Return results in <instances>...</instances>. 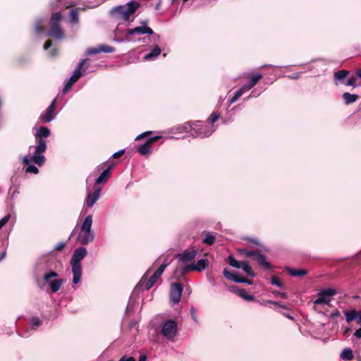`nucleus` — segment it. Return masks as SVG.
<instances>
[{"instance_id":"21","label":"nucleus","mask_w":361,"mask_h":361,"mask_svg":"<svg viewBox=\"0 0 361 361\" xmlns=\"http://www.w3.org/2000/svg\"><path fill=\"white\" fill-rule=\"evenodd\" d=\"M111 169V166L109 167L100 174V176L96 179V183L97 184L104 183L107 181Z\"/></svg>"},{"instance_id":"62","label":"nucleus","mask_w":361,"mask_h":361,"mask_svg":"<svg viewBox=\"0 0 361 361\" xmlns=\"http://www.w3.org/2000/svg\"><path fill=\"white\" fill-rule=\"evenodd\" d=\"M4 255H5V252L2 255V257L1 259H2L4 257Z\"/></svg>"},{"instance_id":"36","label":"nucleus","mask_w":361,"mask_h":361,"mask_svg":"<svg viewBox=\"0 0 361 361\" xmlns=\"http://www.w3.org/2000/svg\"><path fill=\"white\" fill-rule=\"evenodd\" d=\"M58 276L57 273L54 271H49L46 273L43 277V280L44 282L49 283L51 282L50 279L52 278H56Z\"/></svg>"},{"instance_id":"11","label":"nucleus","mask_w":361,"mask_h":361,"mask_svg":"<svg viewBox=\"0 0 361 361\" xmlns=\"http://www.w3.org/2000/svg\"><path fill=\"white\" fill-rule=\"evenodd\" d=\"M56 101V99H54L49 106L46 109V111L43 114L40 115L39 120L41 121L44 123H49L54 118L55 114L54 113V110L55 108Z\"/></svg>"},{"instance_id":"48","label":"nucleus","mask_w":361,"mask_h":361,"mask_svg":"<svg viewBox=\"0 0 361 361\" xmlns=\"http://www.w3.org/2000/svg\"><path fill=\"white\" fill-rule=\"evenodd\" d=\"M31 322L32 326H38L41 324V320L39 319V317H32L31 319Z\"/></svg>"},{"instance_id":"39","label":"nucleus","mask_w":361,"mask_h":361,"mask_svg":"<svg viewBox=\"0 0 361 361\" xmlns=\"http://www.w3.org/2000/svg\"><path fill=\"white\" fill-rule=\"evenodd\" d=\"M34 29H35V32L37 34L44 31V27L42 25V20L39 19L35 22Z\"/></svg>"},{"instance_id":"25","label":"nucleus","mask_w":361,"mask_h":361,"mask_svg":"<svg viewBox=\"0 0 361 361\" xmlns=\"http://www.w3.org/2000/svg\"><path fill=\"white\" fill-rule=\"evenodd\" d=\"M341 357L345 361L351 360L353 358V350L350 348H345L341 354Z\"/></svg>"},{"instance_id":"14","label":"nucleus","mask_w":361,"mask_h":361,"mask_svg":"<svg viewBox=\"0 0 361 361\" xmlns=\"http://www.w3.org/2000/svg\"><path fill=\"white\" fill-rule=\"evenodd\" d=\"M48 35L55 39H62L64 33L61 27L60 24H51L48 32Z\"/></svg>"},{"instance_id":"29","label":"nucleus","mask_w":361,"mask_h":361,"mask_svg":"<svg viewBox=\"0 0 361 361\" xmlns=\"http://www.w3.org/2000/svg\"><path fill=\"white\" fill-rule=\"evenodd\" d=\"M240 268H242L243 270L247 274V275L252 277L255 276V274L252 270L251 267L249 265V263L247 261L241 262Z\"/></svg>"},{"instance_id":"8","label":"nucleus","mask_w":361,"mask_h":361,"mask_svg":"<svg viewBox=\"0 0 361 361\" xmlns=\"http://www.w3.org/2000/svg\"><path fill=\"white\" fill-rule=\"evenodd\" d=\"M337 290L334 288H329L321 290L318 292V298L314 301V306L320 305H329L331 302L332 297L336 295Z\"/></svg>"},{"instance_id":"63","label":"nucleus","mask_w":361,"mask_h":361,"mask_svg":"<svg viewBox=\"0 0 361 361\" xmlns=\"http://www.w3.org/2000/svg\"><path fill=\"white\" fill-rule=\"evenodd\" d=\"M251 241H252V243H257V242H256V241H255V240H252Z\"/></svg>"},{"instance_id":"12","label":"nucleus","mask_w":361,"mask_h":361,"mask_svg":"<svg viewBox=\"0 0 361 361\" xmlns=\"http://www.w3.org/2000/svg\"><path fill=\"white\" fill-rule=\"evenodd\" d=\"M142 23L145 25V26L136 27L133 29H128L126 31V34L129 35H133L136 33L148 35L154 34V31L149 27L146 26L147 23L145 21H142Z\"/></svg>"},{"instance_id":"19","label":"nucleus","mask_w":361,"mask_h":361,"mask_svg":"<svg viewBox=\"0 0 361 361\" xmlns=\"http://www.w3.org/2000/svg\"><path fill=\"white\" fill-rule=\"evenodd\" d=\"M161 52V48L159 47V45H154L152 49V51L147 54L144 59L145 60H152L154 59V58L157 57Z\"/></svg>"},{"instance_id":"2","label":"nucleus","mask_w":361,"mask_h":361,"mask_svg":"<svg viewBox=\"0 0 361 361\" xmlns=\"http://www.w3.org/2000/svg\"><path fill=\"white\" fill-rule=\"evenodd\" d=\"M139 6V3L130 1L126 5L117 6L112 8L110 11V14L116 19L133 21V18L130 20V18L135 13Z\"/></svg>"},{"instance_id":"41","label":"nucleus","mask_w":361,"mask_h":361,"mask_svg":"<svg viewBox=\"0 0 361 361\" xmlns=\"http://www.w3.org/2000/svg\"><path fill=\"white\" fill-rule=\"evenodd\" d=\"M219 118V114H217V113H212L211 114V116H209V124L211 126H212L213 123H214Z\"/></svg>"},{"instance_id":"44","label":"nucleus","mask_w":361,"mask_h":361,"mask_svg":"<svg viewBox=\"0 0 361 361\" xmlns=\"http://www.w3.org/2000/svg\"><path fill=\"white\" fill-rule=\"evenodd\" d=\"M243 92H236L235 95L230 99L229 104H232L235 102L242 95Z\"/></svg>"},{"instance_id":"47","label":"nucleus","mask_w":361,"mask_h":361,"mask_svg":"<svg viewBox=\"0 0 361 361\" xmlns=\"http://www.w3.org/2000/svg\"><path fill=\"white\" fill-rule=\"evenodd\" d=\"M10 215L8 214L0 219V228H1L9 220Z\"/></svg>"},{"instance_id":"51","label":"nucleus","mask_w":361,"mask_h":361,"mask_svg":"<svg viewBox=\"0 0 361 361\" xmlns=\"http://www.w3.org/2000/svg\"><path fill=\"white\" fill-rule=\"evenodd\" d=\"M52 45V42L51 39H48L45 42L44 44V49L45 50L48 49L49 47H51V46Z\"/></svg>"},{"instance_id":"23","label":"nucleus","mask_w":361,"mask_h":361,"mask_svg":"<svg viewBox=\"0 0 361 361\" xmlns=\"http://www.w3.org/2000/svg\"><path fill=\"white\" fill-rule=\"evenodd\" d=\"M286 270L288 274L293 276H302L307 274V271L305 269H295L287 267Z\"/></svg>"},{"instance_id":"4","label":"nucleus","mask_w":361,"mask_h":361,"mask_svg":"<svg viewBox=\"0 0 361 361\" xmlns=\"http://www.w3.org/2000/svg\"><path fill=\"white\" fill-rule=\"evenodd\" d=\"M87 254V249L84 247H80L75 250L71 259L72 273L73 274V283L77 284L80 282L82 275L81 260L86 257Z\"/></svg>"},{"instance_id":"56","label":"nucleus","mask_w":361,"mask_h":361,"mask_svg":"<svg viewBox=\"0 0 361 361\" xmlns=\"http://www.w3.org/2000/svg\"><path fill=\"white\" fill-rule=\"evenodd\" d=\"M120 360H123V361H135L132 357L126 358L125 356L122 357Z\"/></svg>"},{"instance_id":"10","label":"nucleus","mask_w":361,"mask_h":361,"mask_svg":"<svg viewBox=\"0 0 361 361\" xmlns=\"http://www.w3.org/2000/svg\"><path fill=\"white\" fill-rule=\"evenodd\" d=\"M183 286L180 283H174L171 286L170 298L173 303H178L181 298Z\"/></svg>"},{"instance_id":"26","label":"nucleus","mask_w":361,"mask_h":361,"mask_svg":"<svg viewBox=\"0 0 361 361\" xmlns=\"http://www.w3.org/2000/svg\"><path fill=\"white\" fill-rule=\"evenodd\" d=\"M255 260L266 269H269L271 267L270 264L266 260L263 255L259 253Z\"/></svg>"},{"instance_id":"49","label":"nucleus","mask_w":361,"mask_h":361,"mask_svg":"<svg viewBox=\"0 0 361 361\" xmlns=\"http://www.w3.org/2000/svg\"><path fill=\"white\" fill-rule=\"evenodd\" d=\"M125 153V149H121L116 152H115L113 155H112V157L115 158V159H117V158H119L121 157L123 154Z\"/></svg>"},{"instance_id":"40","label":"nucleus","mask_w":361,"mask_h":361,"mask_svg":"<svg viewBox=\"0 0 361 361\" xmlns=\"http://www.w3.org/2000/svg\"><path fill=\"white\" fill-rule=\"evenodd\" d=\"M192 271H195L194 263L184 266L182 269V274H185V273H188V272Z\"/></svg>"},{"instance_id":"46","label":"nucleus","mask_w":361,"mask_h":361,"mask_svg":"<svg viewBox=\"0 0 361 361\" xmlns=\"http://www.w3.org/2000/svg\"><path fill=\"white\" fill-rule=\"evenodd\" d=\"M236 283H244L248 285H252V281L250 279H247L245 278L238 277V280H236Z\"/></svg>"},{"instance_id":"18","label":"nucleus","mask_w":361,"mask_h":361,"mask_svg":"<svg viewBox=\"0 0 361 361\" xmlns=\"http://www.w3.org/2000/svg\"><path fill=\"white\" fill-rule=\"evenodd\" d=\"M115 49L113 47L108 45H100L97 48H92L89 49L88 53L90 54H95L101 52L104 53H112L114 52Z\"/></svg>"},{"instance_id":"33","label":"nucleus","mask_w":361,"mask_h":361,"mask_svg":"<svg viewBox=\"0 0 361 361\" xmlns=\"http://www.w3.org/2000/svg\"><path fill=\"white\" fill-rule=\"evenodd\" d=\"M238 295L247 301H253L255 300V297L248 295L246 290L244 289L239 290L238 291Z\"/></svg>"},{"instance_id":"34","label":"nucleus","mask_w":361,"mask_h":361,"mask_svg":"<svg viewBox=\"0 0 361 361\" xmlns=\"http://www.w3.org/2000/svg\"><path fill=\"white\" fill-rule=\"evenodd\" d=\"M239 252L242 255H244L246 257H254L255 259L257 258V256L259 255V253L256 251L247 250L245 249H240Z\"/></svg>"},{"instance_id":"31","label":"nucleus","mask_w":361,"mask_h":361,"mask_svg":"<svg viewBox=\"0 0 361 361\" xmlns=\"http://www.w3.org/2000/svg\"><path fill=\"white\" fill-rule=\"evenodd\" d=\"M343 97L346 104H350L355 102L358 96L355 94H350L349 92H345L343 94Z\"/></svg>"},{"instance_id":"50","label":"nucleus","mask_w":361,"mask_h":361,"mask_svg":"<svg viewBox=\"0 0 361 361\" xmlns=\"http://www.w3.org/2000/svg\"><path fill=\"white\" fill-rule=\"evenodd\" d=\"M65 243L61 242L54 247V250H61L65 247Z\"/></svg>"},{"instance_id":"42","label":"nucleus","mask_w":361,"mask_h":361,"mask_svg":"<svg viewBox=\"0 0 361 361\" xmlns=\"http://www.w3.org/2000/svg\"><path fill=\"white\" fill-rule=\"evenodd\" d=\"M27 173L37 174L39 173L38 169L34 165H28L26 169Z\"/></svg>"},{"instance_id":"20","label":"nucleus","mask_w":361,"mask_h":361,"mask_svg":"<svg viewBox=\"0 0 361 361\" xmlns=\"http://www.w3.org/2000/svg\"><path fill=\"white\" fill-rule=\"evenodd\" d=\"M348 74H349V71H348L346 70L338 71L334 73V80H337V81H340L341 83L346 84V82H345V80L346 77L348 75Z\"/></svg>"},{"instance_id":"22","label":"nucleus","mask_w":361,"mask_h":361,"mask_svg":"<svg viewBox=\"0 0 361 361\" xmlns=\"http://www.w3.org/2000/svg\"><path fill=\"white\" fill-rule=\"evenodd\" d=\"M63 283V281L62 279H56L51 281L49 284L51 291L53 293H56L61 288Z\"/></svg>"},{"instance_id":"57","label":"nucleus","mask_w":361,"mask_h":361,"mask_svg":"<svg viewBox=\"0 0 361 361\" xmlns=\"http://www.w3.org/2000/svg\"><path fill=\"white\" fill-rule=\"evenodd\" d=\"M357 324L359 325H361V310L357 312Z\"/></svg>"},{"instance_id":"60","label":"nucleus","mask_w":361,"mask_h":361,"mask_svg":"<svg viewBox=\"0 0 361 361\" xmlns=\"http://www.w3.org/2000/svg\"><path fill=\"white\" fill-rule=\"evenodd\" d=\"M287 317H288L289 319H293V317H291V316H290V315H287Z\"/></svg>"},{"instance_id":"1","label":"nucleus","mask_w":361,"mask_h":361,"mask_svg":"<svg viewBox=\"0 0 361 361\" xmlns=\"http://www.w3.org/2000/svg\"><path fill=\"white\" fill-rule=\"evenodd\" d=\"M51 134L50 130L47 127H39L35 137L36 139L37 145L35 147V153L32 157L25 156L23 159V162L25 165H28L30 161H33L38 166H42L44 161L45 157L42 154L47 149V144L44 138L48 137Z\"/></svg>"},{"instance_id":"55","label":"nucleus","mask_w":361,"mask_h":361,"mask_svg":"<svg viewBox=\"0 0 361 361\" xmlns=\"http://www.w3.org/2000/svg\"><path fill=\"white\" fill-rule=\"evenodd\" d=\"M354 336L357 338H361V328L355 331Z\"/></svg>"},{"instance_id":"13","label":"nucleus","mask_w":361,"mask_h":361,"mask_svg":"<svg viewBox=\"0 0 361 361\" xmlns=\"http://www.w3.org/2000/svg\"><path fill=\"white\" fill-rule=\"evenodd\" d=\"M160 138L159 136H154L148 137L146 142L140 145L137 151L140 154L145 155L150 152L151 145L156 141H157Z\"/></svg>"},{"instance_id":"35","label":"nucleus","mask_w":361,"mask_h":361,"mask_svg":"<svg viewBox=\"0 0 361 361\" xmlns=\"http://www.w3.org/2000/svg\"><path fill=\"white\" fill-rule=\"evenodd\" d=\"M215 241V236L212 233H209L206 234L205 238L203 240V243L207 245H211Z\"/></svg>"},{"instance_id":"54","label":"nucleus","mask_w":361,"mask_h":361,"mask_svg":"<svg viewBox=\"0 0 361 361\" xmlns=\"http://www.w3.org/2000/svg\"><path fill=\"white\" fill-rule=\"evenodd\" d=\"M267 302L270 303V304H274V305H277V306H279L280 307H282V308H286L285 305H279L277 302H275V301H273V300H268Z\"/></svg>"},{"instance_id":"59","label":"nucleus","mask_w":361,"mask_h":361,"mask_svg":"<svg viewBox=\"0 0 361 361\" xmlns=\"http://www.w3.org/2000/svg\"><path fill=\"white\" fill-rule=\"evenodd\" d=\"M146 360H147V357L144 355H142L140 356L138 361H146Z\"/></svg>"},{"instance_id":"24","label":"nucleus","mask_w":361,"mask_h":361,"mask_svg":"<svg viewBox=\"0 0 361 361\" xmlns=\"http://www.w3.org/2000/svg\"><path fill=\"white\" fill-rule=\"evenodd\" d=\"M82 10L85 11L84 8H77L75 9H72L70 11V18H71V22L73 24H76L79 22V14L78 11Z\"/></svg>"},{"instance_id":"52","label":"nucleus","mask_w":361,"mask_h":361,"mask_svg":"<svg viewBox=\"0 0 361 361\" xmlns=\"http://www.w3.org/2000/svg\"><path fill=\"white\" fill-rule=\"evenodd\" d=\"M149 133H151V132H145L140 134L136 137V140H141L142 137L147 136Z\"/></svg>"},{"instance_id":"43","label":"nucleus","mask_w":361,"mask_h":361,"mask_svg":"<svg viewBox=\"0 0 361 361\" xmlns=\"http://www.w3.org/2000/svg\"><path fill=\"white\" fill-rule=\"evenodd\" d=\"M167 264H161L158 269L157 270L154 272L155 274H157V276H159L161 277V274L164 273L166 267H167Z\"/></svg>"},{"instance_id":"27","label":"nucleus","mask_w":361,"mask_h":361,"mask_svg":"<svg viewBox=\"0 0 361 361\" xmlns=\"http://www.w3.org/2000/svg\"><path fill=\"white\" fill-rule=\"evenodd\" d=\"M344 314L348 323H350L353 320L356 319L357 317V312L355 310L345 311Z\"/></svg>"},{"instance_id":"37","label":"nucleus","mask_w":361,"mask_h":361,"mask_svg":"<svg viewBox=\"0 0 361 361\" xmlns=\"http://www.w3.org/2000/svg\"><path fill=\"white\" fill-rule=\"evenodd\" d=\"M62 16L59 12L54 13L51 15L50 24H60L59 22L61 20Z\"/></svg>"},{"instance_id":"61","label":"nucleus","mask_w":361,"mask_h":361,"mask_svg":"<svg viewBox=\"0 0 361 361\" xmlns=\"http://www.w3.org/2000/svg\"><path fill=\"white\" fill-rule=\"evenodd\" d=\"M281 295H282L283 297H286V295L285 293H282Z\"/></svg>"},{"instance_id":"38","label":"nucleus","mask_w":361,"mask_h":361,"mask_svg":"<svg viewBox=\"0 0 361 361\" xmlns=\"http://www.w3.org/2000/svg\"><path fill=\"white\" fill-rule=\"evenodd\" d=\"M229 264L235 268H240L241 262L237 261L233 256L229 255L228 257Z\"/></svg>"},{"instance_id":"3","label":"nucleus","mask_w":361,"mask_h":361,"mask_svg":"<svg viewBox=\"0 0 361 361\" xmlns=\"http://www.w3.org/2000/svg\"><path fill=\"white\" fill-rule=\"evenodd\" d=\"M242 83V87L239 90H249L253 88L255 85L259 83H268V79L265 77V75L257 71H252L247 73H245L240 78ZM271 83L272 82H269Z\"/></svg>"},{"instance_id":"32","label":"nucleus","mask_w":361,"mask_h":361,"mask_svg":"<svg viewBox=\"0 0 361 361\" xmlns=\"http://www.w3.org/2000/svg\"><path fill=\"white\" fill-rule=\"evenodd\" d=\"M223 273L227 279H228L230 281H233L236 283V280H238V276H236L235 274H234L233 273L230 271L227 268L224 269Z\"/></svg>"},{"instance_id":"6","label":"nucleus","mask_w":361,"mask_h":361,"mask_svg":"<svg viewBox=\"0 0 361 361\" xmlns=\"http://www.w3.org/2000/svg\"><path fill=\"white\" fill-rule=\"evenodd\" d=\"M92 218L88 215L85 218L78 236V240L82 245H87L94 239V233L91 231Z\"/></svg>"},{"instance_id":"16","label":"nucleus","mask_w":361,"mask_h":361,"mask_svg":"<svg viewBox=\"0 0 361 361\" xmlns=\"http://www.w3.org/2000/svg\"><path fill=\"white\" fill-rule=\"evenodd\" d=\"M361 79V68H358L355 72V75L349 78L346 81L348 86L357 87L360 85V80Z\"/></svg>"},{"instance_id":"15","label":"nucleus","mask_w":361,"mask_h":361,"mask_svg":"<svg viewBox=\"0 0 361 361\" xmlns=\"http://www.w3.org/2000/svg\"><path fill=\"white\" fill-rule=\"evenodd\" d=\"M197 255L196 250H185L183 253L178 254L177 257L180 262L184 263L193 260Z\"/></svg>"},{"instance_id":"7","label":"nucleus","mask_w":361,"mask_h":361,"mask_svg":"<svg viewBox=\"0 0 361 361\" xmlns=\"http://www.w3.org/2000/svg\"><path fill=\"white\" fill-rule=\"evenodd\" d=\"M90 59H85L82 60L73 71V75L65 84L63 90H69L73 85L82 75L85 71L89 66Z\"/></svg>"},{"instance_id":"5","label":"nucleus","mask_w":361,"mask_h":361,"mask_svg":"<svg viewBox=\"0 0 361 361\" xmlns=\"http://www.w3.org/2000/svg\"><path fill=\"white\" fill-rule=\"evenodd\" d=\"M185 128L194 137H207L215 130L213 126L207 122L197 121L192 123H185Z\"/></svg>"},{"instance_id":"53","label":"nucleus","mask_w":361,"mask_h":361,"mask_svg":"<svg viewBox=\"0 0 361 361\" xmlns=\"http://www.w3.org/2000/svg\"><path fill=\"white\" fill-rule=\"evenodd\" d=\"M340 315H341V314H340L339 311L336 310L332 312V314H331V317L336 318V317H340Z\"/></svg>"},{"instance_id":"17","label":"nucleus","mask_w":361,"mask_h":361,"mask_svg":"<svg viewBox=\"0 0 361 361\" xmlns=\"http://www.w3.org/2000/svg\"><path fill=\"white\" fill-rule=\"evenodd\" d=\"M100 195V188L94 191L93 193H89L86 199V204L88 207H92L98 200Z\"/></svg>"},{"instance_id":"30","label":"nucleus","mask_w":361,"mask_h":361,"mask_svg":"<svg viewBox=\"0 0 361 361\" xmlns=\"http://www.w3.org/2000/svg\"><path fill=\"white\" fill-rule=\"evenodd\" d=\"M208 260L206 259H201L197 261V264H195V269L197 271L204 270L207 266Z\"/></svg>"},{"instance_id":"58","label":"nucleus","mask_w":361,"mask_h":361,"mask_svg":"<svg viewBox=\"0 0 361 361\" xmlns=\"http://www.w3.org/2000/svg\"><path fill=\"white\" fill-rule=\"evenodd\" d=\"M149 272V270L145 273V274L142 276L141 281H140V283H145V281H147V274H148Z\"/></svg>"},{"instance_id":"9","label":"nucleus","mask_w":361,"mask_h":361,"mask_svg":"<svg viewBox=\"0 0 361 361\" xmlns=\"http://www.w3.org/2000/svg\"><path fill=\"white\" fill-rule=\"evenodd\" d=\"M162 335L169 340H172L176 336L178 331L177 324L171 319L166 320L162 325Z\"/></svg>"},{"instance_id":"28","label":"nucleus","mask_w":361,"mask_h":361,"mask_svg":"<svg viewBox=\"0 0 361 361\" xmlns=\"http://www.w3.org/2000/svg\"><path fill=\"white\" fill-rule=\"evenodd\" d=\"M159 278H160V276L154 273L153 275L151 276L150 278L145 283V289L148 290L151 288L157 281Z\"/></svg>"},{"instance_id":"64","label":"nucleus","mask_w":361,"mask_h":361,"mask_svg":"<svg viewBox=\"0 0 361 361\" xmlns=\"http://www.w3.org/2000/svg\"><path fill=\"white\" fill-rule=\"evenodd\" d=\"M188 1V0H183V2H186V1Z\"/></svg>"},{"instance_id":"45","label":"nucleus","mask_w":361,"mask_h":361,"mask_svg":"<svg viewBox=\"0 0 361 361\" xmlns=\"http://www.w3.org/2000/svg\"><path fill=\"white\" fill-rule=\"evenodd\" d=\"M271 283L272 285L276 286L278 287H281L282 286L281 282L280 281L279 279L276 276H273L271 279Z\"/></svg>"}]
</instances>
